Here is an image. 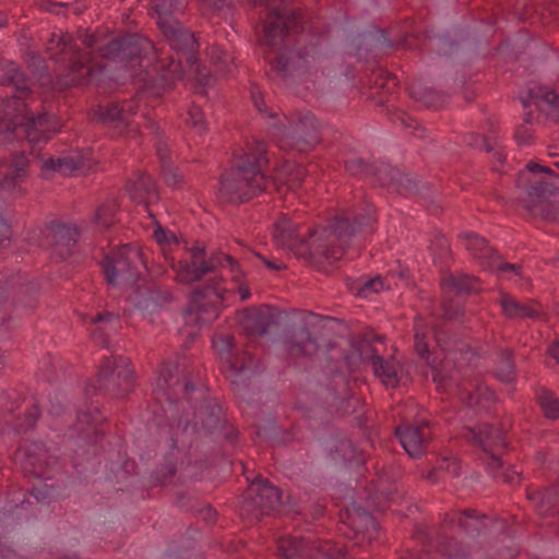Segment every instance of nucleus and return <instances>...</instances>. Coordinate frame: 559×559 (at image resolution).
Returning <instances> with one entry per match:
<instances>
[{
	"label": "nucleus",
	"mask_w": 559,
	"mask_h": 559,
	"mask_svg": "<svg viewBox=\"0 0 559 559\" xmlns=\"http://www.w3.org/2000/svg\"><path fill=\"white\" fill-rule=\"evenodd\" d=\"M284 338L290 355L311 357L323 352L329 362H343L350 372L364 362V348L371 349L366 341L356 344L348 338V328L343 320L305 310L288 319Z\"/></svg>",
	"instance_id": "obj_1"
},
{
	"label": "nucleus",
	"mask_w": 559,
	"mask_h": 559,
	"mask_svg": "<svg viewBox=\"0 0 559 559\" xmlns=\"http://www.w3.org/2000/svg\"><path fill=\"white\" fill-rule=\"evenodd\" d=\"M309 23V15L302 8H276L263 20L262 43L269 47L281 46L274 57L265 59L271 71L282 80L300 78L309 71L308 52L297 47L298 36Z\"/></svg>",
	"instance_id": "obj_2"
},
{
	"label": "nucleus",
	"mask_w": 559,
	"mask_h": 559,
	"mask_svg": "<svg viewBox=\"0 0 559 559\" xmlns=\"http://www.w3.org/2000/svg\"><path fill=\"white\" fill-rule=\"evenodd\" d=\"M76 38L81 40L86 50L82 49L73 35L69 33H62L57 40L52 34L47 47V52H50L49 59L67 68L68 73L64 78L68 86L85 84L93 73L91 63L94 55L107 60L109 56L107 47L111 46V38L108 39V34L98 29L91 32L79 28Z\"/></svg>",
	"instance_id": "obj_3"
},
{
	"label": "nucleus",
	"mask_w": 559,
	"mask_h": 559,
	"mask_svg": "<svg viewBox=\"0 0 559 559\" xmlns=\"http://www.w3.org/2000/svg\"><path fill=\"white\" fill-rule=\"evenodd\" d=\"M486 520L476 509L451 510L436 528L437 549L449 559H472L483 549L479 538L488 531Z\"/></svg>",
	"instance_id": "obj_4"
},
{
	"label": "nucleus",
	"mask_w": 559,
	"mask_h": 559,
	"mask_svg": "<svg viewBox=\"0 0 559 559\" xmlns=\"http://www.w3.org/2000/svg\"><path fill=\"white\" fill-rule=\"evenodd\" d=\"M170 438L173 445L179 441L189 445L194 439L201 437L219 436L224 440L236 443L239 431L227 423L222 406L215 399L202 397L201 402L193 406L192 416L185 412L173 415L170 418Z\"/></svg>",
	"instance_id": "obj_5"
},
{
	"label": "nucleus",
	"mask_w": 559,
	"mask_h": 559,
	"mask_svg": "<svg viewBox=\"0 0 559 559\" xmlns=\"http://www.w3.org/2000/svg\"><path fill=\"white\" fill-rule=\"evenodd\" d=\"M558 179L554 170L535 162L518 174L516 188L525 194L520 202L532 217L559 222V207L549 200L559 191Z\"/></svg>",
	"instance_id": "obj_6"
},
{
	"label": "nucleus",
	"mask_w": 559,
	"mask_h": 559,
	"mask_svg": "<svg viewBox=\"0 0 559 559\" xmlns=\"http://www.w3.org/2000/svg\"><path fill=\"white\" fill-rule=\"evenodd\" d=\"M14 108L3 109L0 114V134L9 141L26 140L35 150L60 132L56 115L40 112L35 116L25 102L14 100Z\"/></svg>",
	"instance_id": "obj_7"
},
{
	"label": "nucleus",
	"mask_w": 559,
	"mask_h": 559,
	"mask_svg": "<svg viewBox=\"0 0 559 559\" xmlns=\"http://www.w3.org/2000/svg\"><path fill=\"white\" fill-rule=\"evenodd\" d=\"M266 191V176L255 153L243 154L219 177V195L227 202H247Z\"/></svg>",
	"instance_id": "obj_8"
},
{
	"label": "nucleus",
	"mask_w": 559,
	"mask_h": 559,
	"mask_svg": "<svg viewBox=\"0 0 559 559\" xmlns=\"http://www.w3.org/2000/svg\"><path fill=\"white\" fill-rule=\"evenodd\" d=\"M134 383L135 374L130 360L111 355L103 359L95 379L86 382L84 393L91 402L98 395L122 399L133 390Z\"/></svg>",
	"instance_id": "obj_9"
},
{
	"label": "nucleus",
	"mask_w": 559,
	"mask_h": 559,
	"mask_svg": "<svg viewBox=\"0 0 559 559\" xmlns=\"http://www.w3.org/2000/svg\"><path fill=\"white\" fill-rule=\"evenodd\" d=\"M198 390H201L200 379L191 367L179 359L162 361L154 390L156 399L175 401L183 397L191 403L192 394Z\"/></svg>",
	"instance_id": "obj_10"
},
{
	"label": "nucleus",
	"mask_w": 559,
	"mask_h": 559,
	"mask_svg": "<svg viewBox=\"0 0 559 559\" xmlns=\"http://www.w3.org/2000/svg\"><path fill=\"white\" fill-rule=\"evenodd\" d=\"M360 94L376 106L382 107V111L393 124L403 127L417 126L416 120L405 111L390 107L391 94L397 88V80L394 74L382 68L372 69L370 74L360 79Z\"/></svg>",
	"instance_id": "obj_11"
},
{
	"label": "nucleus",
	"mask_w": 559,
	"mask_h": 559,
	"mask_svg": "<svg viewBox=\"0 0 559 559\" xmlns=\"http://www.w3.org/2000/svg\"><path fill=\"white\" fill-rule=\"evenodd\" d=\"M281 500L282 490L273 486L269 479L258 475L240 497L239 516L245 523L251 525L275 512Z\"/></svg>",
	"instance_id": "obj_12"
},
{
	"label": "nucleus",
	"mask_w": 559,
	"mask_h": 559,
	"mask_svg": "<svg viewBox=\"0 0 559 559\" xmlns=\"http://www.w3.org/2000/svg\"><path fill=\"white\" fill-rule=\"evenodd\" d=\"M107 53L108 61L115 62L120 69H129L131 76L145 74L142 80L150 75L147 68L151 63L150 52L153 49L152 41L138 35L126 34L119 37H111V46Z\"/></svg>",
	"instance_id": "obj_13"
},
{
	"label": "nucleus",
	"mask_w": 559,
	"mask_h": 559,
	"mask_svg": "<svg viewBox=\"0 0 559 559\" xmlns=\"http://www.w3.org/2000/svg\"><path fill=\"white\" fill-rule=\"evenodd\" d=\"M139 262L141 252L131 245H123L105 254L99 264L107 284L117 286L120 278L126 285L133 286L141 280Z\"/></svg>",
	"instance_id": "obj_14"
},
{
	"label": "nucleus",
	"mask_w": 559,
	"mask_h": 559,
	"mask_svg": "<svg viewBox=\"0 0 559 559\" xmlns=\"http://www.w3.org/2000/svg\"><path fill=\"white\" fill-rule=\"evenodd\" d=\"M91 402L86 411L76 414V420L73 423L66 436L73 442L76 449L85 450L91 445L100 444L107 433V418L102 414L98 406H93Z\"/></svg>",
	"instance_id": "obj_15"
},
{
	"label": "nucleus",
	"mask_w": 559,
	"mask_h": 559,
	"mask_svg": "<svg viewBox=\"0 0 559 559\" xmlns=\"http://www.w3.org/2000/svg\"><path fill=\"white\" fill-rule=\"evenodd\" d=\"M223 284L224 278L222 276H214L204 284L195 286L190 293L189 302L183 309V314L195 313L198 320L202 322L216 319L226 293Z\"/></svg>",
	"instance_id": "obj_16"
},
{
	"label": "nucleus",
	"mask_w": 559,
	"mask_h": 559,
	"mask_svg": "<svg viewBox=\"0 0 559 559\" xmlns=\"http://www.w3.org/2000/svg\"><path fill=\"white\" fill-rule=\"evenodd\" d=\"M212 346L221 360L229 366L233 390L240 392L248 389L255 372L250 367L239 362L235 336L230 333H215L212 336Z\"/></svg>",
	"instance_id": "obj_17"
},
{
	"label": "nucleus",
	"mask_w": 559,
	"mask_h": 559,
	"mask_svg": "<svg viewBox=\"0 0 559 559\" xmlns=\"http://www.w3.org/2000/svg\"><path fill=\"white\" fill-rule=\"evenodd\" d=\"M340 522L346 525L353 533V538L361 543L372 540L379 537L380 524L367 508L352 502L345 509L340 511Z\"/></svg>",
	"instance_id": "obj_18"
},
{
	"label": "nucleus",
	"mask_w": 559,
	"mask_h": 559,
	"mask_svg": "<svg viewBox=\"0 0 559 559\" xmlns=\"http://www.w3.org/2000/svg\"><path fill=\"white\" fill-rule=\"evenodd\" d=\"M376 178L381 186L404 197L424 194L429 190L427 182L419 180L417 176L389 164H381L378 167Z\"/></svg>",
	"instance_id": "obj_19"
},
{
	"label": "nucleus",
	"mask_w": 559,
	"mask_h": 559,
	"mask_svg": "<svg viewBox=\"0 0 559 559\" xmlns=\"http://www.w3.org/2000/svg\"><path fill=\"white\" fill-rule=\"evenodd\" d=\"M132 292L128 299L133 307L143 313H153L164 307L173 299V295L168 290H164L160 286L152 281L141 278L140 282L131 286Z\"/></svg>",
	"instance_id": "obj_20"
},
{
	"label": "nucleus",
	"mask_w": 559,
	"mask_h": 559,
	"mask_svg": "<svg viewBox=\"0 0 559 559\" xmlns=\"http://www.w3.org/2000/svg\"><path fill=\"white\" fill-rule=\"evenodd\" d=\"M344 249L340 243H335L330 236L320 235L317 239L309 242L307 239L299 245L298 257L304 258L313 265H321L324 262L332 264L342 259Z\"/></svg>",
	"instance_id": "obj_21"
},
{
	"label": "nucleus",
	"mask_w": 559,
	"mask_h": 559,
	"mask_svg": "<svg viewBox=\"0 0 559 559\" xmlns=\"http://www.w3.org/2000/svg\"><path fill=\"white\" fill-rule=\"evenodd\" d=\"M367 490L368 496L365 500L367 507L379 512H384L392 502L403 497L397 481L386 474L379 475L377 479L370 483Z\"/></svg>",
	"instance_id": "obj_22"
},
{
	"label": "nucleus",
	"mask_w": 559,
	"mask_h": 559,
	"mask_svg": "<svg viewBox=\"0 0 559 559\" xmlns=\"http://www.w3.org/2000/svg\"><path fill=\"white\" fill-rule=\"evenodd\" d=\"M306 169L301 165L286 162L277 169L275 176L266 177L267 191L280 195H286L288 192H296L305 180Z\"/></svg>",
	"instance_id": "obj_23"
},
{
	"label": "nucleus",
	"mask_w": 559,
	"mask_h": 559,
	"mask_svg": "<svg viewBox=\"0 0 559 559\" xmlns=\"http://www.w3.org/2000/svg\"><path fill=\"white\" fill-rule=\"evenodd\" d=\"M290 139L300 151L312 148L321 142V124L311 112L298 115L293 121Z\"/></svg>",
	"instance_id": "obj_24"
},
{
	"label": "nucleus",
	"mask_w": 559,
	"mask_h": 559,
	"mask_svg": "<svg viewBox=\"0 0 559 559\" xmlns=\"http://www.w3.org/2000/svg\"><path fill=\"white\" fill-rule=\"evenodd\" d=\"M159 29L169 41L175 52H177L179 57L185 58L186 64L195 63L199 44L193 33L183 27L180 22H178L177 25H170V27L165 26Z\"/></svg>",
	"instance_id": "obj_25"
},
{
	"label": "nucleus",
	"mask_w": 559,
	"mask_h": 559,
	"mask_svg": "<svg viewBox=\"0 0 559 559\" xmlns=\"http://www.w3.org/2000/svg\"><path fill=\"white\" fill-rule=\"evenodd\" d=\"M506 430L502 426L497 427L489 423H483L478 426V432L475 433V441L481 447L483 451L490 455L488 465L492 468H501L502 461L497 450L507 445Z\"/></svg>",
	"instance_id": "obj_26"
},
{
	"label": "nucleus",
	"mask_w": 559,
	"mask_h": 559,
	"mask_svg": "<svg viewBox=\"0 0 559 559\" xmlns=\"http://www.w3.org/2000/svg\"><path fill=\"white\" fill-rule=\"evenodd\" d=\"M426 429H428V423L423 425L401 424L394 428L395 437L413 459H418L426 453L429 443L425 433Z\"/></svg>",
	"instance_id": "obj_27"
},
{
	"label": "nucleus",
	"mask_w": 559,
	"mask_h": 559,
	"mask_svg": "<svg viewBox=\"0 0 559 559\" xmlns=\"http://www.w3.org/2000/svg\"><path fill=\"white\" fill-rule=\"evenodd\" d=\"M50 237V246L61 260H66L73 253L80 231L76 227L69 224L50 222L47 225Z\"/></svg>",
	"instance_id": "obj_28"
},
{
	"label": "nucleus",
	"mask_w": 559,
	"mask_h": 559,
	"mask_svg": "<svg viewBox=\"0 0 559 559\" xmlns=\"http://www.w3.org/2000/svg\"><path fill=\"white\" fill-rule=\"evenodd\" d=\"M29 159L24 153H14L10 160V170L0 179V189L12 193L14 198L23 197L26 190L21 183L28 177Z\"/></svg>",
	"instance_id": "obj_29"
},
{
	"label": "nucleus",
	"mask_w": 559,
	"mask_h": 559,
	"mask_svg": "<svg viewBox=\"0 0 559 559\" xmlns=\"http://www.w3.org/2000/svg\"><path fill=\"white\" fill-rule=\"evenodd\" d=\"M271 310V306L260 305L241 311L240 324L247 336L259 337L266 333L269 325L273 322Z\"/></svg>",
	"instance_id": "obj_30"
},
{
	"label": "nucleus",
	"mask_w": 559,
	"mask_h": 559,
	"mask_svg": "<svg viewBox=\"0 0 559 559\" xmlns=\"http://www.w3.org/2000/svg\"><path fill=\"white\" fill-rule=\"evenodd\" d=\"M224 260V253L217 252L212 253L209 259H204L199 263V267L194 269L192 272H189L186 260L178 261L177 264L171 263V267L176 271V280L186 285H190L194 282H199L203 278V276L207 273H213L217 269L218 265H222V261Z\"/></svg>",
	"instance_id": "obj_31"
},
{
	"label": "nucleus",
	"mask_w": 559,
	"mask_h": 559,
	"mask_svg": "<svg viewBox=\"0 0 559 559\" xmlns=\"http://www.w3.org/2000/svg\"><path fill=\"white\" fill-rule=\"evenodd\" d=\"M273 238L278 246L293 251L296 257H298L299 245L306 240L299 233V225L287 215H281L274 223Z\"/></svg>",
	"instance_id": "obj_32"
},
{
	"label": "nucleus",
	"mask_w": 559,
	"mask_h": 559,
	"mask_svg": "<svg viewBox=\"0 0 559 559\" xmlns=\"http://www.w3.org/2000/svg\"><path fill=\"white\" fill-rule=\"evenodd\" d=\"M459 238L466 241V250L469 251L471 255L479 261V264L484 267H491V260L500 259L498 251L489 246L486 238L479 236L476 233H462Z\"/></svg>",
	"instance_id": "obj_33"
},
{
	"label": "nucleus",
	"mask_w": 559,
	"mask_h": 559,
	"mask_svg": "<svg viewBox=\"0 0 559 559\" xmlns=\"http://www.w3.org/2000/svg\"><path fill=\"white\" fill-rule=\"evenodd\" d=\"M1 85H13L17 94H15L4 109L14 108V100L24 102V99L32 93L28 86V78L24 72L21 71L20 67L15 62H9L7 71L0 76Z\"/></svg>",
	"instance_id": "obj_34"
},
{
	"label": "nucleus",
	"mask_w": 559,
	"mask_h": 559,
	"mask_svg": "<svg viewBox=\"0 0 559 559\" xmlns=\"http://www.w3.org/2000/svg\"><path fill=\"white\" fill-rule=\"evenodd\" d=\"M0 292L13 304H26V297L34 292V285L19 274L2 276L0 277Z\"/></svg>",
	"instance_id": "obj_35"
},
{
	"label": "nucleus",
	"mask_w": 559,
	"mask_h": 559,
	"mask_svg": "<svg viewBox=\"0 0 559 559\" xmlns=\"http://www.w3.org/2000/svg\"><path fill=\"white\" fill-rule=\"evenodd\" d=\"M187 5L188 0H153L152 8L157 15L158 28L177 25Z\"/></svg>",
	"instance_id": "obj_36"
},
{
	"label": "nucleus",
	"mask_w": 559,
	"mask_h": 559,
	"mask_svg": "<svg viewBox=\"0 0 559 559\" xmlns=\"http://www.w3.org/2000/svg\"><path fill=\"white\" fill-rule=\"evenodd\" d=\"M356 48L358 51H365L366 53L384 50L392 47V43L389 39L388 32L376 25L369 26L367 29L361 31L356 37Z\"/></svg>",
	"instance_id": "obj_37"
},
{
	"label": "nucleus",
	"mask_w": 559,
	"mask_h": 559,
	"mask_svg": "<svg viewBox=\"0 0 559 559\" xmlns=\"http://www.w3.org/2000/svg\"><path fill=\"white\" fill-rule=\"evenodd\" d=\"M168 63L158 66V76L155 79V85L163 90H173L176 81L181 80L185 72V58L179 57L177 52L168 57Z\"/></svg>",
	"instance_id": "obj_38"
},
{
	"label": "nucleus",
	"mask_w": 559,
	"mask_h": 559,
	"mask_svg": "<svg viewBox=\"0 0 559 559\" xmlns=\"http://www.w3.org/2000/svg\"><path fill=\"white\" fill-rule=\"evenodd\" d=\"M365 360L371 361L374 374L381 379L384 385L391 388L399 385L400 378L397 377L394 364L378 355L372 346L371 349L364 348V361Z\"/></svg>",
	"instance_id": "obj_39"
},
{
	"label": "nucleus",
	"mask_w": 559,
	"mask_h": 559,
	"mask_svg": "<svg viewBox=\"0 0 559 559\" xmlns=\"http://www.w3.org/2000/svg\"><path fill=\"white\" fill-rule=\"evenodd\" d=\"M90 120L105 127H118L123 123L124 109L116 102H106L91 108Z\"/></svg>",
	"instance_id": "obj_40"
},
{
	"label": "nucleus",
	"mask_w": 559,
	"mask_h": 559,
	"mask_svg": "<svg viewBox=\"0 0 559 559\" xmlns=\"http://www.w3.org/2000/svg\"><path fill=\"white\" fill-rule=\"evenodd\" d=\"M314 543L305 537H284L277 543V555L284 559H310Z\"/></svg>",
	"instance_id": "obj_41"
},
{
	"label": "nucleus",
	"mask_w": 559,
	"mask_h": 559,
	"mask_svg": "<svg viewBox=\"0 0 559 559\" xmlns=\"http://www.w3.org/2000/svg\"><path fill=\"white\" fill-rule=\"evenodd\" d=\"M126 191L130 198L138 202H143L152 193L156 192L154 179L145 171L138 170L129 178L124 185Z\"/></svg>",
	"instance_id": "obj_42"
},
{
	"label": "nucleus",
	"mask_w": 559,
	"mask_h": 559,
	"mask_svg": "<svg viewBox=\"0 0 559 559\" xmlns=\"http://www.w3.org/2000/svg\"><path fill=\"white\" fill-rule=\"evenodd\" d=\"M499 304L503 316L508 319H535L539 316V311L533 307L519 302L509 293L500 292Z\"/></svg>",
	"instance_id": "obj_43"
},
{
	"label": "nucleus",
	"mask_w": 559,
	"mask_h": 559,
	"mask_svg": "<svg viewBox=\"0 0 559 559\" xmlns=\"http://www.w3.org/2000/svg\"><path fill=\"white\" fill-rule=\"evenodd\" d=\"M336 369L337 366L335 367L334 370H332L328 383L323 386H320L321 395L324 396V402H326L328 405L332 404V400L334 397L336 400L338 396L342 395H350L349 381L347 377L341 371H337Z\"/></svg>",
	"instance_id": "obj_44"
},
{
	"label": "nucleus",
	"mask_w": 559,
	"mask_h": 559,
	"mask_svg": "<svg viewBox=\"0 0 559 559\" xmlns=\"http://www.w3.org/2000/svg\"><path fill=\"white\" fill-rule=\"evenodd\" d=\"M120 209V203L116 198H107L103 203H100L93 217V223L99 227V229L105 233L110 229L111 226L116 223V214Z\"/></svg>",
	"instance_id": "obj_45"
},
{
	"label": "nucleus",
	"mask_w": 559,
	"mask_h": 559,
	"mask_svg": "<svg viewBox=\"0 0 559 559\" xmlns=\"http://www.w3.org/2000/svg\"><path fill=\"white\" fill-rule=\"evenodd\" d=\"M255 433L261 440L270 442L272 445L286 444L292 440V435L286 430H282L274 419L257 424Z\"/></svg>",
	"instance_id": "obj_46"
},
{
	"label": "nucleus",
	"mask_w": 559,
	"mask_h": 559,
	"mask_svg": "<svg viewBox=\"0 0 559 559\" xmlns=\"http://www.w3.org/2000/svg\"><path fill=\"white\" fill-rule=\"evenodd\" d=\"M409 96L416 102L423 103L427 108L438 109L443 107L447 96L433 88L413 85L409 88Z\"/></svg>",
	"instance_id": "obj_47"
},
{
	"label": "nucleus",
	"mask_w": 559,
	"mask_h": 559,
	"mask_svg": "<svg viewBox=\"0 0 559 559\" xmlns=\"http://www.w3.org/2000/svg\"><path fill=\"white\" fill-rule=\"evenodd\" d=\"M78 165L72 157H49L46 159L40 168V178L48 180L51 178L52 173H60L63 176L71 175Z\"/></svg>",
	"instance_id": "obj_48"
},
{
	"label": "nucleus",
	"mask_w": 559,
	"mask_h": 559,
	"mask_svg": "<svg viewBox=\"0 0 559 559\" xmlns=\"http://www.w3.org/2000/svg\"><path fill=\"white\" fill-rule=\"evenodd\" d=\"M318 408H328V403L324 402V396L321 395L320 389L317 391H304L295 401V409L310 415Z\"/></svg>",
	"instance_id": "obj_49"
},
{
	"label": "nucleus",
	"mask_w": 559,
	"mask_h": 559,
	"mask_svg": "<svg viewBox=\"0 0 559 559\" xmlns=\"http://www.w3.org/2000/svg\"><path fill=\"white\" fill-rule=\"evenodd\" d=\"M478 282V278L464 274L461 276L450 275L444 284L450 288L448 294L453 293L454 297H459L461 294L471 295L479 292L480 289L475 286Z\"/></svg>",
	"instance_id": "obj_50"
},
{
	"label": "nucleus",
	"mask_w": 559,
	"mask_h": 559,
	"mask_svg": "<svg viewBox=\"0 0 559 559\" xmlns=\"http://www.w3.org/2000/svg\"><path fill=\"white\" fill-rule=\"evenodd\" d=\"M495 374L500 381L506 383L512 382L515 379V362L512 349L504 348L500 350Z\"/></svg>",
	"instance_id": "obj_51"
},
{
	"label": "nucleus",
	"mask_w": 559,
	"mask_h": 559,
	"mask_svg": "<svg viewBox=\"0 0 559 559\" xmlns=\"http://www.w3.org/2000/svg\"><path fill=\"white\" fill-rule=\"evenodd\" d=\"M537 403L547 419H559V399L550 390L546 388L540 389Z\"/></svg>",
	"instance_id": "obj_52"
},
{
	"label": "nucleus",
	"mask_w": 559,
	"mask_h": 559,
	"mask_svg": "<svg viewBox=\"0 0 559 559\" xmlns=\"http://www.w3.org/2000/svg\"><path fill=\"white\" fill-rule=\"evenodd\" d=\"M329 228L328 235L331 239H334L335 243L355 236L352 222L347 217H335Z\"/></svg>",
	"instance_id": "obj_53"
},
{
	"label": "nucleus",
	"mask_w": 559,
	"mask_h": 559,
	"mask_svg": "<svg viewBox=\"0 0 559 559\" xmlns=\"http://www.w3.org/2000/svg\"><path fill=\"white\" fill-rule=\"evenodd\" d=\"M346 549L325 542L314 543L310 559H347Z\"/></svg>",
	"instance_id": "obj_54"
},
{
	"label": "nucleus",
	"mask_w": 559,
	"mask_h": 559,
	"mask_svg": "<svg viewBox=\"0 0 559 559\" xmlns=\"http://www.w3.org/2000/svg\"><path fill=\"white\" fill-rule=\"evenodd\" d=\"M540 515L543 518L559 515V483L544 490V503Z\"/></svg>",
	"instance_id": "obj_55"
},
{
	"label": "nucleus",
	"mask_w": 559,
	"mask_h": 559,
	"mask_svg": "<svg viewBox=\"0 0 559 559\" xmlns=\"http://www.w3.org/2000/svg\"><path fill=\"white\" fill-rule=\"evenodd\" d=\"M536 106L555 122H559V94L549 91L540 95V100Z\"/></svg>",
	"instance_id": "obj_56"
},
{
	"label": "nucleus",
	"mask_w": 559,
	"mask_h": 559,
	"mask_svg": "<svg viewBox=\"0 0 559 559\" xmlns=\"http://www.w3.org/2000/svg\"><path fill=\"white\" fill-rule=\"evenodd\" d=\"M160 175L168 187L179 188L183 183V176L178 167L173 165L169 156H162Z\"/></svg>",
	"instance_id": "obj_57"
},
{
	"label": "nucleus",
	"mask_w": 559,
	"mask_h": 559,
	"mask_svg": "<svg viewBox=\"0 0 559 559\" xmlns=\"http://www.w3.org/2000/svg\"><path fill=\"white\" fill-rule=\"evenodd\" d=\"M355 235L361 231H369L371 235L376 231L374 225L378 223L376 212H364L354 215L350 219Z\"/></svg>",
	"instance_id": "obj_58"
},
{
	"label": "nucleus",
	"mask_w": 559,
	"mask_h": 559,
	"mask_svg": "<svg viewBox=\"0 0 559 559\" xmlns=\"http://www.w3.org/2000/svg\"><path fill=\"white\" fill-rule=\"evenodd\" d=\"M177 473L176 463L170 457H165L164 462L158 464L153 472L154 484L165 485L170 481Z\"/></svg>",
	"instance_id": "obj_59"
},
{
	"label": "nucleus",
	"mask_w": 559,
	"mask_h": 559,
	"mask_svg": "<svg viewBox=\"0 0 559 559\" xmlns=\"http://www.w3.org/2000/svg\"><path fill=\"white\" fill-rule=\"evenodd\" d=\"M441 309L443 311V320L463 322L465 317L464 306L455 302L452 297L442 300Z\"/></svg>",
	"instance_id": "obj_60"
},
{
	"label": "nucleus",
	"mask_w": 559,
	"mask_h": 559,
	"mask_svg": "<svg viewBox=\"0 0 559 559\" xmlns=\"http://www.w3.org/2000/svg\"><path fill=\"white\" fill-rule=\"evenodd\" d=\"M357 403V400L353 399V395H342L338 396L336 400L335 397L332 400V404L328 405V409L330 412H334L338 416L345 417L348 415H352L356 412L355 404Z\"/></svg>",
	"instance_id": "obj_61"
},
{
	"label": "nucleus",
	"mask_w": 559,
	"mask_h": 559,
	"mask_svg": "<svg viewBox=\"0 0 559 559\" xmlns=\"http://www.w3.org/2000/svg\"><path fill=\"white\" fill-rule=\"evenodd\" d=\"M186 67L189 69L191 73H193L195 81L198 82V85L201 87L198 93L204 95L205 90L204 87L211 84V81L214 80L211 72L206 70V67L202 66L199 58L195 56V63L193 64H186Z\"/></svg>",
	"instance_id": "obj_62"
},
{
	"label": "nucleus",
	"mask_w": 559,
	"mask_h": 559,
	"mask_svg": "<svg viewBox=\"0 0 559 559\" xmlns=\"http://www.w3.org/2000/svg\"><path fill=\"white\" fill-rule=\"evenodd\" d=\"M345 169L352 176H361L372 174L376 176V170L378 167H374L371 164H368L362 158H354L347 160L345 163Z\"/></svg>",
	"instance_id": "obj_63"
},
{
	"label": "nucleus",
	"mask_w": 559,
	"mask_h": 559,
	"mask_svg": "<svg viewBox=\"0 0 559 559\" xmlns=\"http://www.w3.org/2000/svg\"><path fill=\"white\" fill-rule=\"evenodd\" d=\"M189 119H187V124L192 128H197L199 132H203L206 130L205 117L202 108L195 104H192L188 109Z\"/></svg>",
	"instance_id": "obj_64"
}]
</instances>
